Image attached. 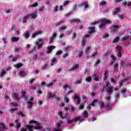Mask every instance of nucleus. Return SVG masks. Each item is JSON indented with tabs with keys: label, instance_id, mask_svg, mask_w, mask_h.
Returning <instances> with one entry per match:
<instances>
[{
	"label": "nucleus",
	"instance_id": "obj_1",
	"mask_svg": "<svg viewBox=\"0 0 131 131\" xmlns=\"http://www.w3.org/2000/svg\"><path fill=\"white\" fill-rule=\"evenodd\" d=\"M31 17V19H35L37 17V14L35 13H29L23 18V23H27V21Z\"/></svg>",
	"mask_w": 131,
	"mask_h": 131
},
{
	"label": "nucleus",
	"instance_id": "obj_2",
	"mask_svg": "<svg viewBox=\"0 0 131 131\" xmlns=\"http://www.w3.org/2000/svg\"><path fill=\"white\" fill-rule=\"evenodd\" d=\"M99 22L100 24L98 26V27L100 29H102L103 27H105L106 26V24H111L112 23L111 20L107 19L106 18L100 19Z\"/></svg>",
	"mask_w": 131,
	"mask_h": 131
},
{
	"label": "nucleus",
	"instance_id": "obj_3",
	"mask_svg": "<svg viewBox=\"0 0 131 131\" xmlns=\"http://www.w3.org/2000/svg\"><path fill=\"white\" fill-rule=\"evenodd\" d=\"M47 99H50V98H56V94L53 92H48L46 96Z\"/></svg>",
	"mask_w": 131,
	"mask_h": 131
},
{
	"label": "nucleus",
	"instance_id": "obj_4",
	"mask_svg": "<svg viewBox=\"0 0 131 131\" xmlns=\"http://www.w3.org/2000/svg\"><path fill=\"white\" fill-rule=\"evenodd\" d=\"M117 49L119 50L118 53L117 54V57H121L122 53H121V47L119 46H117Z\"/></svg>",
	"mask_w": 131,
	"mask_h": 131
},
{
	"label": "nucleus",
	"instance_id": "obj_5",
	"mask_svg": "<svg viewBox=\"0 0 131 131\" xmlns=\"http://www.w3.org/2000/svg\"><path fill=\"white\" fill-rule=\"evenodd\" d=\"M89 31L88 32V33L89 34H93L94 32H96V30H95L94 27H90L89 28Z\"/></svg>",
	"mask_w": 131,
	"mask_h": 131
},
{
	"label": "nucleus",
	"instance_id": "obj_6",
	"mask_svg": "<svg viewBox=\"0 0 131 131\" xmlns=\"http://www.w3.org/2000/svg\"><path fill=\"white\" fill-rule=\"evenodd\" d=\"M41 33H42V32L41 31H38L33 34L31 36V37L32 38H34L35 37H36L37 35H38L39 34H41Z\"/></svg>",
	"mask_w": 131,
	"mask_h": 131
},
{
	"label": "nucleus",
	"instance_id": "obj_7",
	"mask_svg": "<svg viewBox=\"0 0 131 131\" xmlns=\"http://www.w3.org/2000/svg\"><path fill=\"white\" fill-rule=\"evenodd\" d=\"M78 68H79V65L76 64L74 66H73V67L69 69L70 71H73L74 70H76V69H78Z\"/></svg>",
	"mask_w": 131,
	"mask_h": 131
},
{
	"label": "nucleus",
	"instance_id": "obj_8",
	"mask_svg": "<svg viewBox=\"0 0 131 131\" xmlns=\"http://www.w3.org/2000/svg\"><path fill=\"white\" fill-rule=\"evenodd\" d=\"M55 46H50L47 47L48 52H47V54H51L52 53V51H53V49H55Z\"/></svg>",
	"mask_w": 131,
	"mask_h": 131
},
{
	"label": "nucleus",
	"instance_id": "obj_9",
	"mask_svg": "<svg viewBox=\"0 0 131 131\" xmlns=\"http://www.w3.org/2000/svg\"><path fill=\"white\" fill-rule=\"evenodd\" d=\"M14 123H16V125H15V126H16V127L17 128H20V127H21V124H20V122H19V120L16 119L14 121Z\"/></svg>",
	"mask_w": 131,
	"mask_h": 131
},
{
	"label": "nucleus",
	"instance_id": "obj_10",
	"mask_svg": "<svg viewBox=\"0 0 131 131\" xmlns=\"http://www.w3.org/2000/svg\"><path fill=\"white\" fill-rule=\"evenodd\" d=\"M118 66H119V64L117 62L115 63L114 64V71H113V72H117V71H118Z\"/></svg>",
	"mask_w": 131,
	"mask_h": 131
},
{
	"label": "nucleus",
	"instance_id": "obj_11",
	"mask_svg": "<svg viewBox=\"0 0 131 131\" xmlns=\"http://www.w3.org/2000/svg\"><path fill=\"white\" fill-rule=\"evenodd\" d=\"M99 100L98 99H94L91 103L89 104V106H92V107H95L96 104H95L97 102H98Z\"/></svg>",
	"mask_w": 131,
	"mask_h": 131
},
{
	"label": "nucleus",
	"instance_id": "obj_12",
	"mask_svg": "<svg viewBox=\"0 0 131 131\" xmlns=\"http://www.w3.org/2000/svg\"><path fill=\"white\" fill-rule=\"evenodd\" d=\"M80 6L81 7H83V6H84V9H88V8H89V5L86 3H85V2H81L80 4Z\"/></svg>",
	"mask_w": 131,
	"mask_h": 131
},
{
	"label": "nucleus",
	"instance_id": "obj_13",
	"mask_svg": "<svg viewBox=\"0 0 131 131\" xmlns=\"http://www.w3.org/2000/svg\"><path fill=\"white\" fill-rule=\"evenodd\" d=\"M122 5L125 6V7H126V6L128 7H131V2H123L122 3Z\"/></svg>",
	"mask_w": 131,
	"mask_h": 131
},
{
	"label": "nucleus",
	"instance_id": "obj_14",
	"mask_svg": "<svg viewBox=\"0 0 131 131\" xmlns=\"http://www.w3.org/2000/svg\"><path fill=\"white\" fill-rule=\"evenodd\" d=\"M22 97L24 98V100H26L28 99V97H27V95H26V92H22L21 93Z\"/></svg>",
	"mask_w": 131,
	"mask_h": 131
},
{
	"label": "nucleus",
	"instance_id": "obj_15",
	"mask_svg": "<svg viewBox=\"0 0 131 131\" xmlns=\"http://www.w3.org/2000/svg\"><path fill=\"white\" fill-rule=\"evenodd\" d=\"M74 100H76V102H77V103H78V104H79L80 103V99L79 98V96H78L77 95H75L74 97Z\"/></svg>",
	"mask_w": 131,
	"mask_h": 131
},
{
	"label": "nucleus",
	"instance_id": "obj_16",
	"mask_svg": "<svg viewBox=\"0 0 131 131\" xmlns=\"http://www.w3.org/2000/svg\"><path fill=\"white\" fill-rule=\"evenodd\" d=\"M120 12V8H117L113 11V15H115L116 14H117V13H119Z\"/></svg>",
	"mask_w": 131,
	"mask_h": 131
},
{
	"label": "nucleus",
	"instance_id": "obj_17",
	"mask_svg": "<svg viewBox=\"0 0 131 131\" xmlns=\"http://www.w3.org/2000/svg\"><path fill=\"white\" fill-rule=\"evenodd\" d=\"M107 93L110 95L113 93V86L108 87Z\"/></svg>",
	"mask_w": 131,
	"mask_h": 131
},
{
	"label": "nucleus",
	"instance_id": "obj_18",
	"mask_svg": "<svg viewBox=\"0 0 131 131\" xmlns=\"http://www.w3.org/2000/svg\"><path fill=\"white\" fill-rule=\"evenodd\" d=\"M58 114L59 116H60V118L61 119H64V118H66L65 116H63V112L59 111Z\"/></svg>",
	"mask_w": 131,
	"mask_h": 131
},
{
	"label": "nucleus",
	"instance_id": "obj_19",
	"mask_svg": "<svg viewBox=\"0 0 131 131\" xmlns=\"http://www.w3.org/2000/svg\"><path fill=\"white\" fill-rule=\"evenodd\" d=\"M92 77L94 78L95 81H99V76L96 74H93Z\"/></svg>",
	"mask_w": 131,
	"mask_h": 131
},
{
	"label": "nucleus",
	"instance_id": "obj_20",
	"mask_svg": "<svg viewBox=\"0 0 131 131\" xmlns=\"http://www.w3.org/2000/svg\"><path fill=\"white\" fill-rule=\"evenodd\" d=\"M28 105L27 106V108L28 109H30V108H31V107H32L33 105V103L31 102V101H28Z\"/></svg>",
	"mask_w": 131,
	"mask_h": 131
},
{
	"label": "nucleus",
	"instance_id": "obj_21",
	"mask_svg": "<svg viewBox=\"0 0 131 131\" xmlns=\"http://www.w3.org/2000/svg\"><path fill=\"white\" fill-rule=\"evenodd\" d=\"M71 22H72V23H79V22H80V19L73 18L71 20Z\"/></svg>",
	"mask_w": 131,
	"mask_h": 131
},
{
	"label": "nucleus",
	"instance_id": "obj_22",
	"mask_svg": "<svg viewBox=\"0 0 131 131\" xmlns=\"http://www.w3.org/2000/svg\"><path fill=\"white\" fill-rule=\"evenodd\" d=\"M27 127V129H28L29 131H33V127L30 125H26L25 126Z\"/></svg>",
	"mask_w": 131,
	"mask_h": 131
},
{
	"label": "nucleus",
	"instance_id": "obj_23",
	"mask_svg": "<svg viewBox=\"0 0 131 131\" xmlns=\"http://www.w3.org/2000/svg\"><path fill=\"white\" fill-rule=\"evenodd\" d=\"M17 114L18 116H20L21 117H25V115L21 111L17 112Z\"/></svg>",
	"mask_w": 131,
	"mask_h": 131
},
{
	"label": "nucleus",
	"instance_id": "obj_24",
	"mask_svg": "<svg viewBox=\"0 0 131 131\" xmlns=\"http://www.w3.org/2000/svg\"><path fill=\"white\" fill-rule=\"evenodd\" d=\"M112 28H113V31H114L115 32H116V31L118 30V26L113 25L112 26Z\"/></svg>",
	"mask_w": 131,
	"mask_h": 131
},
{
	"label": "nucleus",
	"instance_id": "obj_25",
	"mask_svg": "<svg viewBox=\"0 0 131 131\" xmlns=\"http://www.w3.org/2000/svg\"><path fill=\"white\" fill-rule=\"evenodd\" d=\"M41 68H42V70H47V69H48L49 68V65H48L47 64L42 65L41 66Z\"/></svg>",
	"mask_w": 131,
	"mask_h": 131
},
{
	"label": "nucleus",
	"instance_id": "obj_26",
	"mask_svg": "<svg viewBox=\"0 0 131 131\" xmlns=\"http://www.w3.org/2000/svg\"><path fill=\"white\" fill-rule=\"evenodd\" d=\"M29 123H30V124L35 123V124H36V125H39V123H38V122H37V121H35L34 120L30 121Z\"/></svg>",
	"mask_w": 131,
	"mask_h": 131
},
{
	"label": "nucleus",
	"instance_id": "obj_27",
	"mask_svg": "<svg viewBox=\"0 0 131 131\" xmlns=\"http://www.w3.org/2000/svg\"><path fill=\"white\" fill-rule=\"evenodd\" d=\"M103 80H107V70H106L104 71V74H103Z\"/></svg>",
	"mask_w": 131,
	"mask_h": 131
},
{
	"label": "nucleus",
	"instance_id": "obj_28",
	"mask_svg": "<svg viewBox=\"0 0 131 131\" xmlns=\"http://www.w3.org/2000/svg\"><path fill=\"white\" fill-rule=\"evenodd\" d=\"M0 128L1 129H6V125L5 124L0 122Z\"/></svg>",
	"mask_w": 131,
	"mask_h": 131
},
{
	"label": "nucleus",
	"instance_id": "obj_29",
	"mask_svg": "<svg viewBox=\"0 0 131 131\" xmlns=\"http://www.w3.org/2000/svg\"><path fill=\"white\" fill-rule=\"evenodd\" d=\"M6 73H7L6 71H5L4 70L1 71V72L0 73V77H3V76H4V75H5Z\"/></svg>",
	"mask_w": 131,
	"mask_h": 131
},
{
	"label": "nucleus",
	"instance_id": "obj_30",
	"mask_svg": "<svg viewBox=\"0 0 131 131\" xmlns=\"http://www.w3.org/2000/svg\"><path fill=\"white\" fill-rule=\"evenodd\" d=\"M81 116L75 117V119H74V122H77V121H78L79 119H81Z\"/></svg>",
	"mask_w": 131,
	"mask_h": 131
},
{
	"label": "nucleus",
	"instance_id": "obj_31",
	"mask_svg": "<svg viewBox=\"0 0 131 131\" xmlns=\"http://www.w3.org/2000/svg\"><path fill=\"white\" fill-rule=\"evenodd\" d=\"M83 115L84 117H85V118H87V117H88V116H89V114L86 111H84L83 112Z\"/></svg>",
	"mask_w": 131,
	"mask_h": 131
},
{
	"label": "nucleus",
	"instance_id": "obj_32",
	"mask_svg": "<svg viewBox=\"0 0 131 131\" xmlns=\"http://www.w3.org/2000/svg\"><path fill=\"white\" fill-rule=\"evenodd\" d=\"M85 81H86V82H91L92 81V78L90 77L86 78Z\"/></svg>",
	"mask_w": 131,
	"mask_h": 131
},
{
	"label": "nucleus",
	"instance_id": "obj_33",
	"mask_svg": "<svg viewBox=\"0 0 131 131\" xmlns=\"http://www.w3.org/2000/svg\"><path fill=\"white\" fill-rule=\"evenodd\" d=\"M64 51L67 52V51H71V47L70 46H66L64 47Z\"/></svg>",
	"mask_w": 131,
	"mask_h": 131
},
{
	"label": "nucleus",
	"instance_id": "obj_34",
	"mask_svg": "<svg viewBox=\"0 0 131 131\" xmlns=\"http://www.w3.org/2000/svg\"><path fill=\"white\" fill-rule=\"evenodd\" d=\"M22 66H23V64H22V63H18L15 66V67L17 69H19V68L22 67Z\"/></svg>",
	"mask_w": 131,
	"mask_h": 131
},
{
	"label": "nucleus",
	"instance_id": "obj_35",
	"mask_svg": "<svg viewBox=\"0 0 131 131\" xmlns=\"http://www.w3.org/2000/svg\"><path fill=\"white\" fill-rule=\"evenodd\" d=\"M19 75H20V76H25L26 75V72L24 71L20 72Z\"/></svg>",
	"mask_w": 131,
	"mask_h": 131
},
{
	"label": "nucleus",
	"instance_id": "obj_36",
	"mask_svg": "<svg viewBox=\"0 0 131 131\" xmlns=\"http://www.w3.org/2000/svg\"><path fill=\"white\" fill-rule=\"evenodd\" d=\"M86 44V42H85V38H83L81 40V45H82V46H85Z\"/></svg>",
	"mask_w": 131,
	"mask_h": 131
},
{
	"label": "nucleus",
	"instance_id": "obj_37",
	"mask_svg": "<svg viewBox=\"0 0 131 131\" xmlns=\"http://www.w3.org/2000/svg\"><path fill=\"white\" fill-rule=\"evenodd\" d=\"M13 97L17 100V101H19V97H18V94H17V93H14Z\"/></svg>",
	"mask_w": 131,
	"mask_h": 131
},
{
	"label": "nucleus",
	"instance_id": "obj_38",
	"mask_svg": "<svg viewBox=\"0 0 131 131\" xmlns=\"http://www.w3.org/2000/svg\"><path fill=\"white\" fill-rule=\"evenodd\" d=\"M128 38H130V36H126L122 37L121 38V40H126L127 39H128Z\"/></svg>",
	"mask_w": 131,
	"mask_h": 131
},
{
	"label": "nucleus",
	"instance_id": "obj_39",
	"mask_svg": "<svg viewBox=\"0 0 131 131\" xmlns=\"http://www.w3.org/2000/svg\"><path fill=\"white\" fill-rule=\"evenodd\" d=\"M74 121V119H68L67 120V123H68V124H70V123H72V122H73Z\"/></svg>",
	"mask_w": 131,
	"mask_h": 131
},
{
	"label": "nucleus",
	"instance_id": "obj_40",
	"mask_svg": "<svg viewBox=\"0 0 131 131\" xmlns=\"http://www.w3.org/2000/svg\"><path fill=\"white\" fill-rule=\"evenodd\" d=\"M61 54H63V51L59 50L56 52L55 55L59 56V55H61Z\"/></svg>",
	"mask_w": 131,
	"mask_h": 131
},
{
	"label": "nucleus",
	"instance_id": "obj_41",
	"mask_svg": "<svg viewBox=\"0 0 131 131\" xmlns=\"http://www.w3.org/2000/svg\"><path fill=\"white\" fill-rule=\"evenodd\" d=\"M12 41H18L19 40V38L17 37H13L12 38Z\"/></svg>",
	"mask_w": 131,
	"mask_h": 131
},
{
	"label": "nucleus",
	"instance_id": "obj_42",
	"mask_svg": "<svg viewBox=\"0 0 131 131\" xmlns=\"http://www.w3.org/2000/svg\"><path fill=\"white\" fill-rule=\"evenodd\" d=\"M62 88L64 89V90H66L67 89H69V86H68L67 84H64L62 85Z\"/></svg>",
	"mask_w": 131,
	"mask_h": 131
},
{
	"label": "nucleus",
	"instance_id": "obj_43",
	"mask_svg": "<svg viewBox=\"0 0 131 131\" xmlns=\"http://www.w3.org/2000/svg\"><path fill=\"white\" fill-rule=\"evenodd\" d=\"M118 17L119 18V19H120V20H123V19H124V15L123 14H120L118 15Z\"/></svg>",
	"mask_w": 131,
	"mask_h": 131
},
{
	"label": "nucleus",
	"instance_id": "obj_44",
	"mask_svg": "<svg viewBox=\"0 0 131 131\" xmlns=\"http://www.w3.org/2000/svg\"><path fill=\"white\" fill-rule=\"evenodd\" d=\"M100 108H105V103H104V102L100 103Z\"/></svg>",
	"mask_w": 131,
	"mask_h": 131
},
{
	"label": "nucleus",
	"instance_id": "obj_45",
	"mask_svg": "<svg viewBox=\"0 0 131 131\" xmlns=\"http://www.w3.org/2000/svg\"><path fill=\"white\" fill-rule=\"evenodd\" d=\"M118 83L120 88H121V86H122L123 85V82H122V81H121V80H120Z\"/></svg>",
	"mask_w": 131,
	"mask_h": 131
},
{
	"label": "nucleus",
	"instance_id": "obj_46",
	"mask_svg": "<svg viewBox=\"0 0 131 131\" xmlns=\"http://www.w3.org/2000/svg\"><path fill=\"white\" fill-rule=\"evenodd\" d=\"M54 39H55V38H53V37L51 36L49 38V43H52V42H53V41H54Z\"/></svg>",
	"mask_w": 131,
	"mask_h": 131
},
{
	"label": "nucleus",
	"instance_id": "obj_47",
	"mask_svg": "<svg viewBox=\"0 0 131 131\" xmlns=\"http://www.w3.org/2000/svg\"><path fill=\"white\" fill-rule=\"evenodd\" d=\"M118 40H119V37H116V38L114 39L113 42L114 43L118 42Z\"/></svg>",
	"mask_w": 131,
	"mask_h": 131
},
{
	"label": "nucleus",
	"instance_id": "obj_48",
	"mask_svg": "<svg viewBox=\"0 0 131 131\" xmlns=\"http://www.w3.org/2000/svg\"><path fill=\"white\" fill-rule=\"evenodd\" d=\"M55 62H57V59L56 58H53L52 60H51V66H53L54 65L53 63H55Z\"/></svg>",
	"mask_w": 131,
	"mask_h": 131
},
{
	"label": "nucleus",
	"instance_id": "obj_49",
	"mask_svg": "<svg viewBox=\"0 0 131 131\" xmlns=\"http://www.w3.org/2000/svg\"><path fill=\"white\" fill-rule=\"evenodd\" d=\"M98 54V51H96L95 52H93L92 55H91V57H95V56H96Z\"/></svg>",
	"mask_w": 131,
	"mask_h": 131
},
{
	"label": "nucleus",
	"instance_id": "obj_50",
	"mask_svg": "<svg viewBox=\"0 0 131 131\" xmlns=\"http://www.w3.org/2000/svg\"><path fill=\"white\" fill-rule=\"evenodd\" d=\"M82 55H83V52L81 51H79L78 56L79 58H81V57H82Z\"/></svg>",
	"mask_w": 131,
	"mask_h": 131
},
{
	"label": "nucleus",
	"instance_id": "obj_51",
	"mask_svg": "<svg viewBox=\"0 0 131 131\" xmlns=\"http://www.w3.org/2000/svg\"><path fill=\"white\" fill-rule=\"evenodd\" d=\"M18 57H19V55H17L16 57H14L12 58V61L13 62H16L18 59Z\"/></svg>",
	"mask_w": 131,
	"mask_h": 131
},
{
	"label": "nucleus",
	"instance_id": "obj_52",
	"mask_svg": "<svg viewBox=\"0 0 131 131\" xmlns=\"http://www.w3.org/2000/svg\"><path fill=\"white\" fill-rule=\"evenodd\" d=\"M105 5H106V2L105 1H102L99 3V6H105Z\"/></svg>",
	"mask_w": 131,
	"mask_h": 131
},
{
	"label": "nucleus",
	"instance_id": "obj_53",
	"mask_svg": "<svg viewBox=\"0 0 131 131\" xmlns=\"http://www.w3.org/2000/svg\"><path fill=\"white\" fill-rule=\"evenodd\" d=\"M25 36L26 38H28L30 36V34H29V32H27L25 34Z\"/></svg>",
	"mask_w": 131,
	"mask_h": 131
},
{
	"label": "nucleus",
	"instance_id": "obj_54",
	"mask_svg": "<svg viewBox=\"0 0 131 131\" xmlns=\"http://www.w3.org/2000/svg\"><path fill=\"white\" fill-rule=\"evenodd\" d=\"M64 101L66 103H69V98H68L67 97L65 96L64 97Z\"/></svg>",
	"mask_w": 131,
	"mask_h": 131
},
{
	"label": "nucleus",
	"instance_id": "obj_55",
	"mask_svg": "<svg viewBox=\"0 0 131 131\" xmlns=\"http://www.w3.org/2000/svg\"><path fill=\"white\" fill-rule=\"evenodd\" d=\"M36 45H37V49H39L40 48H41V47H42V44H38V42H36Z\"/></svg>",
	"mask_w": 131,
	"mask_h": 131
},
{
	"label": "nucleus",
	"instance_id": "obj_56",
	"mask_svg": "<svg viewBox=\"0 0 131 131\" xmlns=\"http://www.w3.org/2000/svg\"><path fill=\"white\" fill-rule=\"evenodd\" d=\"M34 129H40L41 128V126L38 125V126H35L34 127Z\"/></svg>",
	"mask_w": 131,
	"mask_h": 131
},
{
	"label": "nucleus",
	"instance_id": "obj_57",
	"mask_svg": "<svg viewBox=\"0 0 131 131\" xmlns=\"http://www.w3.org/2000/svg\"><path fill=\"white\" fill-rule=\"evenodd\" d=\"M66 28H67V27H66V26H62L59 29V31H62V30H64V29H66Z\"/></svg>",
	"mask_w": 131,
	"mask_h": 131
},
{
	"label": "nucleus",
	"instance_id": "obj_58",
	"mask_svg": "<svg viewBox=\"0 0 131 131\" xmlns=\"http://www.w3.org/2000/svg\"><path fill=\"white\" fill-rule=\"evenodd\" d=\"M127 92V90L126 89L121 90V94H123L124 95L125 94V92Z\"/></svg>",
	"mask_w": 131,
	"mask_h": 131
},
{
	"label": "nucleus",
	"instance_id": "obj_59",
	"mask_svg": "<svg viewBox=\"0 0 131 131\" xmlns=\"http://www.w3.org/2000/svg\"><path fill=\"white\" fill-rule=\"evenodd\" d=\"M111 82H112V83H116V81H115V79H114V78H111Z\"/></svg>",
	"mask_w": 131,
	"mask_h": 131
},
{
	"label": "nucleus",
	"instance_id": "obj_60",
	"mask_svg": "<svg viewBox=\"0 0 131 131\" xmlns=\"http://www.w3.org/2000/svg\"><path fill=\"white\" fill-rule=\"evenodd\" d=\"M100 63H101V60L97 59L96 62H95V65H98V64H100Z\"/></svg>",
	"mask_w": 131,
	"mask_h": 131
},
{
	"label": "nucleus",
	"instance_id": "obj_61",
	"mask_svg": "<svg viewBox=\"0 0 131 131\" xmlns=\"http://www.w3.org/2000/svg\"><path fill=\"white\" fill-rule=\"evenodd\" d=\"M38 6V4L37 3H34L31 6V7H33V8L35 7H37Z\"/></svg>",
	"mask_w": 131,
	"mask_h": 131
},
{
	"label": "nucleus",
	"instance_id": "obj_62",
	"mask_svg": "<svg viewBox=\"0 0 131 131\" xmlns=\"http://www.w3.org/2000/svg\"><path fill=\"white\" fill-rule=\"evenodd\" d=\"M62 123H63L62 121H61L60 123V122L57 123V126H58V127H60L61 126V124H62Z\"/></svg>",
	"mask_w": 131,
	"mask_h": 131
},
{
	"label": "nucleus",
	"instance_id": "obj_63",
	"mask_svg": "<svg viewBox=\"0 0 131 131\" xmlns=\"http://www.w3.org/2000/svg\"><path fill=\"white\" fill-rule=\"evenodd\" d=\"M69 3V1H65L63 4V6L65 7V6H67L68 4Z\"/></svg>",
	"mask_w": 131,
	"mask_h": 131
},
{
	"label": "nucleus",
	"instance_id": "obj_64",
	"mask_svg": "<svg viewBox=\"0 0 131 131\" xmlns=\"http://www.w3.org/2000/svg\"><path fill=\"white\" fill-rule=\"evenodd\" d=\"M59 8V6H56L54 7V12H58V8Z\"/></svg>",
	"mask_w": 131,
	"mask_h": 131
}]
</instances>
